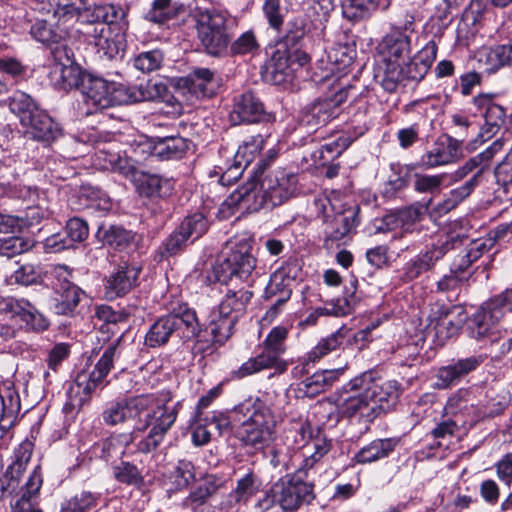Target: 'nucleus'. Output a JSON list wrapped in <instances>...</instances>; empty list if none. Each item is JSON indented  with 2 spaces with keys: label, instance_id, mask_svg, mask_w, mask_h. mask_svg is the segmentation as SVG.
<instances>
[{
  "label": "nucleus",
  "instance_id": "f257e3e1",
  "mask_svg": "<svg viewBox=\"0 0 512 512\" xmlns=\"http://www.w3.org/2000/svg\"><path fill=\"white\" fill-rule=\"evenodd\" d=\"M80 92L86 105V114L113 106L141 101H161L171 103L173 96L166 84L147 81L144 84L126 86L108 82L103 78L86 75L82 77Z\"/></svg>",
  "mask_w": 512,
  "mask_h": 512
},
{
  "label": "nucleus",
  "instance_id": "f03ea898",
  "mask_svg": "<svg viewBox=\"0 0 512 512\" xmlns=\"http://www.w3.org/2000/svg\"><path fill=\"white\" fill-rule=\"evenodd\" d=\"M170 391L139 395V416L136 431L148 433L138 441L137 450L143 454L155 451L163 442L166 434L174 425L181 402L172 401Z\"/></svg>",
  "mask_w": 512,
  "mask_h": 512
},
{
  "label": "nucleus",
  "instance_id": "7ed1b4c3",
  "mask_svg": "<svg viewBox=\"0 0 512 512\" xmlns=\"http://www.w3.org/2000/svg\"><path fill=\"white\" fill-rule=\"evenodd\" d=\"M200 331L194 310L180 306L171 313L158 318L145 336V344L155 348L165 345L170 339H191Z\"/></svg>",
  "mask_w": 512,
  "mask_h": 512
},
{
  "label": "nucleus",
  "instance_id": "20e7f679",
  "mask_svg": "<svg viewBox=\"0 0 512 512\" xmlns=\"http://www.w3.org/2000/svg\"><path fill=\"white\" fill-rule=\"evenodd\" d=\"M193 17L198 39L205 51L212 56L225 54L233 37L228 14L216 9H199Z\"/></svg>",
  "mask_w": 512,
  "mask_h": 512
},
{
  "label": "nucleus",
  "instance_id": "39448f33",
  "mask_svg": "<svg viewBox=\"0 0 512 512\" xmlns=\"http://www.w3.org/2000/svg\"><path fill=\"white\" fill-rule=\"evenodd\" d=\"M288 329L284 326L274 327L263 342V350L255 357L249 358L238 369L231 372V378L240 380L266 369L274 368L279 373L287 369V364L281 359L284 354L285 340Z\"/></svg>",
  "mask_w": 512,
  "mask_h": 512
},
{
  "label": "nucleus",
  "instance_id": "423d86ee",
  "mask_svg": "<svg viewBox=\"0 0 512 512\" xmlns=\"http://www.w3.org/2000/svg\"><path fill=\"white\" fill-rule=\"evenodd\" d=\"M252 296V291L245 285L239 288L228 287L210 325L211 334L216 342L223 343L233 334L234 327L244 314Z\"/></svg>",
  "mask_w": 512,
  "mask_h": 512
},
{
  "label": "nucleus",
  "instance_id": "0eeeda50",
  "mask_svg": "<svg viewBox=\"0 0 512 512\" xmlns=\"http://www.w3.org/2000/svg\"><path fill=\"white\" fill-rule=\"evenodd\" d=\"M410 51V38L399 28H394L380 42L378 52L384 64L382 86L388 92L399 84V66L405 63Z\"/></svg>",
  "mask_w": 512,
  "mask_h": 512
},
{
  "label": "nucleus",
  "instance_id": "6e6552de",
  "mask_svg": "<svg viewBox=\"0 0 512 512\" xmlns=\"http://www.w3.org/2000/svg\"><path fill=\"white\" fill-rule=\"evenodd\" d=\"M368 376L362 374L351 379L343 388L338 407L346 417H358L364 423H371L377 417L369 394Z\"/></svg>",
  "mask_w": 512,
  "mask_h": 512
},
{
  "label": "nucleus",
  "instance_id": "1a4fd4ad",
  "mask_svg": "<svg viewBox=\"0 0 512 512\" xmlns=\"http://www.w3.org/2000/svg\"><path fill=\"white\" fill-rule=\"evenodd\" d=\"M238 438L245 446L261 450L275 437V420L270 408L258 404L238 429Z\"/></svg>",
  "mask_w": 512,
  "mask_h": 512
},
{
  "label": "nucleus",
  "instance_id": "9d476101",
  "mask_svg": "<svg viewBox=\"0 0 512 512\" xmlns=\"http://www.w3.org/2000/svg\"><path fill=\"white\" fill-rule=\"evenodd\" d=\"M256 267V258L247 245H240L214 267L216 280L227 286L245 283Z\"/></svg>",
  "mask_w": 512,
  "mask_h": 512
},
{
  "label": "nucleus",
  "instance_id": "9b49d317",
  "mask_svg": "<svg viewBox=\"0 0 512 512\" xmlns=\"http://www.w3.org/2000/svg\"><path fill=\"white\" fill-rule=\"evenodd\" d=\"M307 478L296 470L294 474L287 475L273 484L278 506L283 511H296L303 504H308L314 499L313 484L308 482Z\"/></svg>",
  "mask_w": 512,
  "mask_h": 512
},
{
  "label": "nucleus",
  "instance_id": "f8f14e48",
  "mask_svg": "<svg viewBox=\"0 0 512 512\" xmlns=\"http://www.w3.org/2000/svg\"><path fill=\"white\" fill-rule=\"evenodd\" d=\"M272 209L262 184L255 179L239 187L221 205V211L229 210L231 214L235 211L257 212L260 209Z\"/></svg>",
  "mask_w": 512,
  "mask_h": 512
},
{
  "label": "nucleus",
  "instance_id": "ddd939ff",
  "mask_svg": "<svg viewBox=\"0 0 512 512\" xmlns=\"http://www.w3.org/2000/svg\"><path fill=\"white\" fill-rule=\"evenodd\" d=\"M467 320V315L460 306L440 307L429 316L427 333L432 334L438 345L458 335Z\"/></svg>",
  "mask_w": 512,
  "mask_h": 512
},
{
  "label": "nucleus",
  "instance_id": "4468645a",
  "mask_svg": "<svg viewBox=\"0 0 512 512\" xmlns=\"http://www.w3.org/2000/svg\"><path fill=\"white\" fill-rule=\"evenodd\" d=\"M120 340L121 336L109 344L93 371L90 373L81 372L76 376L75 386L78 394L82 393L85 397H88L98 387L103 386V381L113 367L115 358L120 355L118 349Z\"/></svg>",
  "mask_w": 512,
  "mask_h": 512
},
{
  "label": "nucleus",
  "instance_id": "2eb2a0df",
  "mask_svg": "<svg viewBox=\"0 0 512 512\" xmlns=\"http://www.w3.org/2000/svg\"><path fill=\"white\" fill-rule=\"evenodd\" d=\"M504 314L501 300L490 298L472 316L468 326L469 336L476 340L492 337Z\"/></svg>",
  "mask_w": 512,
  "mask_h": 512
},
{
  "label": "nucleus",
  "instance_id": "dca6fc26",
  "mask_svg": "<svg viewBox=\"0 0 512 512\" xmlns=\"http://www.w3.org/2000/svg\"><path fill=\"white\" fill-rule=\"evenodd\" d=\"M269 201V207H276L288 200L296 191L297 178L286 170L270 172L261 181Z\"/></svg>",
  "mask_w": 512,
  "mask_h": 512
},
{
  "label": "nucleus",
  "instance_id": "f3484780",
  "mask_svg": "<svg viewBox=\"0 0 512 512\" xmlns=\"http://www.w3.org/2000/svg\"><path fill=\"white\" fill-rule=\"evenodd\" d=\"M496 98L497 95L492 93H480L473 98V105L485 120L480 134L484 139L494 135L506 121V110Z\"/></svg>",
  "mask_w": 512,
  "mask_h": 512
},
{
  "label": "nucleus",
  "instance_id": "a211bd4d",
  "mask_svg": "<svg viewBox=\"0 0 512 512\" xmlns=\"http://www.w3.org/2000/svg\"><path fill=\"white\" fill-rule=\"evenodd\" d=\"M485 360V355H471L440 367L435 375L434 387L448 389L457 385L462 378L475 371Z\"/></svg>",
  "mask_w": 512,
  "mask_h": 512
},
{
  "label": "nucleus",
  "instance_id": "6ab92c4d",
  "mask_svg": "<svg viewBox=\"0 0 512 512\" xmlns=\"http://www.w3.org/2000/svg\"><path fill=\"white\" fill-rule=\"evenodd\" d=\"M343 101V93L336 94L333 98L318 99L303 108L300 120L311 128L326 125L339 115Z\"/></svg>",
  "mask_w": 512,
  "mask_h": 512
},
{
  "label": "nucleus",
  "instance_id": "aec40b11",
  "mask_svg": "<svg viewBox=\"0 0 512 512\" xmlns=\"http://www.w3.org/2000/svg\"><path fill=\"white\" fill-rule=\"evenodd\" d=\"M265 140L262 135L249 137L242 145L239 146L235 153L234 163L222 173L219 182L221 185H228L232 181L237 180L243 173L244 169L255 159L264 147Z\"/></svg>",
  "mask_w": 512,
  "mask_h": 512
},
{
  "label": "nucleus",
  "instance_id": "412c9836",
  "mask_svg": "<svg viewBox=\"0 0 512 512\" xmlns=\"http://www.w3.org/2000/svg\"><path fill=\"white\" fill-rule=\"evenodd\" d=\"M362 375L368 376L369 394L372 405L375 407L376 417L394 409L401 394L400 385L396 381L378 383L372 372H364Z\"/></svg>",
  "mask_w": 512,
  "mask_h": 512
},
{
  "label": "nucleus",
  "instance_id": "4be33fe9",
  "mask_svg": "<svg viewBox=\"0 0 512 512\" xmlns=\"http://www.w3.org/2000/svg\"><path fill=\"white\" fill-rule=\"evenodd\" d=\"M32 443L25 441L14 451V460L7 467L1 479L0 498L6 493L12 494L19 488L20 480L32 457Z\"/></svg>",
  "mask_w": 512,
  "mask_h": 512
},
{
  "label": "nucleus",
  "instance_id": "5701e85b",
  "mask_svg": "<svg viewBox=\"0 0 512 512\" xmlns=\"http://www.w3.org/2000/svg\"><path fill=\"white\" fill-rule=\"evenodd\" d=\"M229 117L234 125H238L261 122L266 119L267 115L260 99L252 92H245L234 98Z\"/></svg>",
  "mask_w": 512,
  "mask_h": 512
},
{
  "label": "nucleus",
  "instance_id": "b1692460",
  "mask_svg": "<svg viewBox=\"0 0 512 512\" xmlns=\"http://www.w3.org/2000/svg\"><path fill=\"white\" fill-rule=\"evenodd\" d=\"M421 216L422 208L410 206L384 216L377 229L381 232H394L393 239L402 238L414 231Z\"/></svg>",
  "mask_w": 512,
  "mask_h": 512
},
{
  "label": "nucleus",
  "instance_id": "393cba45",
  "mask_svg": "<svg viewBox=\"0 0 512 512\" xmlns=\"http://www.w3.org/2000/svg\"><path fill=\"white\" fill-rule=\"evenodd\" d=\"M86 34L97 48L100 57L113 59L123 50L124 33L118 31L113 34L111 27L103 24L90 25Z\"/></svg>",
  "mask_w": 512,
  "mask_h": 512
},
{
  "label": "nucleus",
  "instance_id": "a878e982",
  "mask_svg": "<svg viewBox=\"0 0 512 512\" xmlns=\"http://www.w3.org/2000/svg\"><path fill=\"white\" fill-rule=\"evenodd\" d=\"M0 311L19 316L33 330H45L49 323L47 319L28 300L13 297L0 298Z\"/></svg>",
  "mask_w": 512,
  "mask_h": 512
},
{
  "label": "nucleus",
  "instance_id": "bb28decb",
  "mask_svg": "<svg viewBox=\"0 0 512 512\" xmlns=\"http://www.w3.org/2000/svg\"><path fill=\"white\" fill-rule=\"evenodd\" d=\"M450 249L448 241L439 245H434L423 253L418 254L408 261L403 268V280L406 282L413 281L423 273L431 270L436 262L444 257Z\"/></svg>",
  "mask_w": 512,
  "mask_h": 512
},
{
  "label": "nucleus",
  "instance_id": "cd10ccee",
  "mask_svg": "<svg viewBox=\"0 0 512 512\" xmlns=\"http://www.w3.org/2000/svg\"><path fill=\"white\" fill-rule=\"evenodd\" d=\"M140 271L135 265L126 262L119 264L106 280V296L113 299L130 292L137 285Z\"/></svg>",
  "mask_w": 512,
  "mask_h": 512
},
{
  "label": "nucleus",
  "instance_id": "c85d7f7f",
  "mask_svg": "<svg viewBox=\"0 0 512 512\" xmlns=\"http://www.w3.org/2000/svg\"><path fill=\"white\" fill-rule=\"evenodd\" d=\"M462 140L447 136L445 141L436 142L422 157L421 162L429 168L447 165L457 161L462 154Z\"/></svg>",
  "mask_w": 512,
  "mask_h": 512
},
{
  "label": "nucleus",
  "instance_id": "c756f323",
  "mask_svg": "<svg viewBox=\"0 0 512 512\" xmlns=\"http://www.w3.org/2000/svg\"><path fill=\"white\" fill-rule=\"evenodd\" d=\"M437 55V45L434 41L428 42L425 47L420 51L419 55L413 60L399 66L400 77L399 83L408 79L412 81H421L429 71L432 63L435 61Z\"/></svg>",
  "mask_w": 512,
  "mask_h": 512
},
{
  "label": "nucleus",
  "instance_id": "7c9ffc66",
  "mask_svg": "<svg viewBox=\"0 0 512 512\" xmlns=\"http://www.w3.org/2000/svg\"><path fill=\"white\" fill-rule=\"evenodd\" d=\"M86 17L92 25L103 24L107 27L116 25L119 32L124 33L128 28L126 10L120 5L96 4L85 10Z\"/></svg>",
  "mask_w": 512,
  "mask_h": 512
},
{
  "label": "nucleus",
  "instance_id": "2f4dec72",
  "mask_svg": "<svg viewBox=\"0 0 512 512\" xmlns=\"http://www.w3.org/2000/svg\"><path fill=\"white\" fill-rule=\"evenodd\" d=\"M327 201L331 211L335 213V216L331 222L327 224L325 234L327 240H340L355 226V215L352 210L346 211L343 209L336 198H328Z\"/></svg>",
  "mask_w": 512,
  "mask_h": 512
},
{
  "label": "nucleus",
  "instance_id": "473e14b6",
  "mask_svg": "<svg viewBox=\"0 0 512 512\" xmlns=\"http://www.w3.org/2000/svg\"><path fill=\"white\" fill-rule=\"evenodd\" d=\"M24 128L26 134L33 139L46 143L55 141L62 135L60 125L41 109L32 117L31 123Z\"/></svg>",
  "mask_w": 512,
  "mask_h": 512
},
{
  "label": "nucleus",
  "instance_id": "72a5a7b5",
  "mask_svg": "<svg viewBox=\"0 0 512 512\" xmlns=\"http://www.w3.org/2000/svg\"><path fill=\"white\" fill-rule=\"evenodd\" d=\"M139 396L131 397L111 404L102 412L104 424L115 426L125 423L130 419H137L139 416Z\"/></svg>",
  "mask_w": 512,
  "mask_h": 512
},
{
  "label": "nucleus",
  "instance_id": "f704fd0d",
  "mask_svg": "<svg viewBox=\"0 0 512 512\" xmlns=\"http://www.w3.org/2000/svg\"><path fill=\"white\" fill-rule=\"evenodd\" d=\"M487 250V244L484 241L472 242L454 258L450 270L468 281L474 273L472 264L480 259Z\"/></svg>",
  "mask_w": 512,
  "mask_h": 512
},
{
  "label": "nucleus",
  "instance_id": "c9c22d12",
  "mask_svg": "<svg viewBox=\"0 0 512 512\" xmlns=\"http://www.w3.org/2000/svg\"><path fill=\"white\" fill-rule=\"evenodd\" d=\"M223 486V480L215 475L205 476L184 500V506L192 509L206 507L205 504Z\"/></svg>",
  "mask_w": 512,
  "mask_h": 512
},
{
  "label": "nucleus",
  "instance_id": "e433bc0d",
  "mask_svg": "<svg viewBox=\"0 0 512 512\" xmlns=\"http://www.w3.org/2000/svg\"><path fill=\"white\" fill-rule=\"evenodd\" d=\"M55 289L57 292L54 304L55 312L59 315H72L84 292L67 280L61 282Z\"/></svg>",
  "mask_w": 512,
  "mask_h": 512
},
{
  "label": "nucleus",
  "instance_id": "4c0bfd02",
  "mask_svg": "<svg viewBox=\"0 0 512 512\" xmlns=\"http://www.w3.org/2000/svg\"><path fill=\"white\" fill-rule=\"evenodd\" d=\"M140 195L153 198L164 197L172 189L171 183L167 179L154 174H148L140 171L132 182Z\"/></svg>",
  "mask_w": 512,
  "mask_h": 512
},
{
  "label": "nucleus",
  "instance_id": "58836bf2",
  "mask_svg": "<svg viewBox=\"0 0 512 512\" xmlns=\"http://www.w3.org/2000/svg\"><path fill=\"white\" fill-rule=\"evenodd\" d=\"M297 265L286 263L279 267L271 276L265 289V298L273 299L281 296L284 290H292L291 283L297 277Z\"/></svg>",
  "mask_w": 512,
  "mask_h": 512
},
{
  "label": "nucleus",
  "instance_id": "ea45409f",
  "mask_svg": "<svg viewBox=\"0 0 512 512\" xmlns=\"http://www.w3.org/2000/svg\"><path fill=\"white\" fill-rule=\"evenodd\" d=\"M481 175L482 169H479L462 186L452 189L445 199L438 204L437 211L440 214H446L456 208L461 202L468 198L479 185Z\"/></svg>",
  "mask_w": 512,
  "mask_h": 512
},
{
  "label": "nucleus",
  "instance_id": "a19ab883",
  "mask_svg": "<svg viewBox=\"0 0 512 512\" xmlns=\"http://www.w3.org/2000/svg\"><path fill=\"white\" fill-rule=\"evenodd\" d=\"M96 235L101 242L118 250L127 248L135 239L132 231L114 224H101Z\"/></svg>",
  "mask_w": 512,
  "mask_h": 512
},
{
  "label": "nucleus",
  "instance_id": "79ce46f5",
  "mask_svg": "<svg viewBox=\"0 0 512 512\" xmlns=\"http://www.w3.org/2000/svg\"><path fill=\"white\" fill-rule=\"evenodd\" d=\"M350 336V329L346 326L340 327L337 331L331 335L322 338L315 347L307 354L309 361L315 362L340 349Z\"/></svg>",
  "mask_w": 512,
  "mask_h": 512
},
{
  "label": "nucleus",
  "instance_id": "37998d69",
  "mask_svg": "<svg viewBox=\"0 0 512 512\" xmlns=\"http://www.w3.org/2000/svg\"><path fill=\"white\" fill-rule=\"evenodd\" d=\"M397 445L393 438L376 439L362 447L355 455L359 464H368L387 457Z\"/></svg>",
  "mask_w": 512,
  "mask_h": 512
},
{
  "label": "nucleus",
  "instance_id": "c03bdc74",
  "mask_svg": "<svg viewBox=\"0 0 512 512\" xmlns=\"http://www.w3.org/2000/svg\"><path fill=\"white\" fill-rule=\"evenodd\" d=\"M339 370H323L315 372L312 376L301 382L299 391L307 397H315L330 388L339 376Z\"/></svg>",
  "mask_w": 512,
  "mask_h": 512
},
{
  "label": "nucleus",
  "instance_id": "a18cd8bd",
  "mask_svg": "<svg viewBox=\"0 0 512 512\" xmlns=\"http://www.w3.org/2000/svg\"><path fill=\"white\" fill-rule=\"evenodd\" d=\"M331 441L322 436H316L312 441L306 445L307 451L304 454L302 464L298 467L297 471L308 477L309 471L325 456L331 449Z\"/></svg>",
  "mask_w": 512,
  "mask_h": 512
},
{
  "label": "nucleus",
  "instance_id": "49530a36",
  "mask_svg": "<svg viewBox=\"0 0 512 512\" xmlns=\"http://www.w3.org/2000/svg\"><path fill=\"white\" fill-rule=\"evenodd\" d=\"M480 61L486 64V69L490 72L504 65L512 66V39L507 44L484 48L480 53Z\"/></svg>",
  "mask_w": 512,
  "mask_h": 512
},
{
  "label": "nucleus",
  "instance_id": "de8ad7c7",
  "mask_svg": "<svg viewBox=\"0 0 512 512\" xmlns=\"http://www.w3.org/2000/svg\"><path fill=\"white\" fill-rule=\"evenodd\" d=\"M30 33L35 40L46 45L59 44L67 36L66 29L48 20H37Z\"/></svg>",
  "mask_w": 512,
  "mask_h": 512
},
{
  "label": "nucleus",
  "instance_id": "09e8293b",
  "mask_svg": "<svg viewBox=\"0 0 512 512\" xmlns=\"http://www.w3.org/2000/svg\"><path fill=\"white\" fill-rule=\"evenodd\" d=\"M9 108L19 118L23 127L30 124L32 117L40 110L33 99L22 91H16L10 97Z\"/></svg>",
  "mask_w": 512,
  "mask_h": 512
},
{
  "label": "nucleus",
  "instance_id": "8fccbe9b",
  "mask_svg": "<svg viewBox=\"0 0 512 512\" xmlns=\"http://www.w3.org/2000/svg\"><path fill=\"white\" fill-rule=\"evenodd\" d=\"M188 148L187 140L182 137L158 138L154 144L152 154L163 160L178 159Z\"/></svg>",
  "mask_w": 512,
  "mask_h": 512
},
{
  "label": "nucleus",
  "instance_id": "3c124183",
  "mask_svg": "<svg viewBox=\"0 0 512 512\" xmlns=\"http://www.w3.org/2000/svg\"><path fill=\"white\" fill-rule=\"evenodd\" d=\"M50 74L52 82L60 90L69 91L81 87V72L76 66L55 64Z\"/></svg>",
  "mask_w": 512,
  "mask_h": 512
},
{
  "label": "nucleus",
  "instance_id": "603ef678",
  "mask_svg": "<svg viewBox=\"0 0 512 512\" xmlns=\"http://www.w3.org/2000/svg\"><path fill=\"white\" fill-rule=\"evenodd\" d=\"M43 483L41 467L37 465L30 473L27 481L22 487L23 494L11 504V512H25L29 506L30 499L38 494Z\"/></svg>",
  "mask_w": 512,
  "mask_h": 512
},
{
  "label": "nucleus",
  "instance_id": "864d4df0",
  "mask_svg": "<svg viewBox=\"0 0 512 512\" xmlns=\"http://www.w3.org/2000/svg\"><path fill=\"white\" fill-rule=\"evenodd\" d=\"M191 88L199 91L203 96L213 95L216 88V80L214 71L209 68H195L188 75Z\"/></svg>",
  "mask_w": 512,
  "mask_h": 512
},
{
  "label": "nucleus",
  "instance_id": "5fc2aeb1",
  "mask_svg": "<svg viewBox=\"0 0 512 512\" xmlns=\"http://www.w3.org/2000/svg\"><path fill=\"white\" fill-rule=\"evenodd\" d=\"M261 487V480L252 471H249L237 480L236 488L233 491L235 501L246 504Z\"/></svg>",
  "mask_w": 512,
  "mask_h": 512
},
{
  "label": "nucleus",
  "instance_id": "6e6d98bb",
  "mask_svg": "<svg viewBox=\"0 0 512 512\" xmlns=\"http://www.w3.org/2000/svg\"><path fill=\"white\" fill-rule=\"evenodd\" d=\"M114 479L128 486L140 487L144 483V477L140 469L128 461H121L112 467Z\"/></svg>",
  "mask_w": 512,
  "mask_h": 512
},
{
  "label": "nucleus",
  "instance_id": "4d7b16f0",
  "mask_svg": "<svg viewBox=\"0 0 512 512\" xmlns=\"http://www.w3.org/2000/svg\"><path fill=\"white\" fill-rule=\"evenodd\" d=\"M380 0H342L343 16L350 21H358L374 10Z\"/></svg>",
  "mask_w": 512,
  "mask_h": 512
},
{
  "label": "nucleus",
  "instance_id": "13d9d810",
  "mask_svg": "<svg viewBox=\"0 0 512 512\" xmlns=\"http://www.w3.org/2000/svg\"><path fill=\"white\" fill-rule=\"evenodd\" d=\"M291 58L287 50H276L268 64L269 73L276 84L285 82L289 75Z\"/></svg>",
  "mask_w": 512,
  "mask_h": 512
},
{
  "label": "nucleus",
  "instance_id": "bf43d9fd",
  "mask_svg": "<svg viewBox=\"0 0 512 512\" xmlns=\"http://www.w3.org/2000/svg\"><path fill=\"white\" fill-rule=\"evenodd\" d=\"M181 233L192 242L199 239L208 230V221L202 213L187 216L178 227Z\"/></svg>",
  "mask_w": 512,
  "mask_h": 512
},
{
  "label": "nucleus",
  "instance_id": "052dcab7",
  "mask_svg": "<svg viewBox=\"0 0 512 512\" xmlns=\"http://www.w3.org/2000/svg\"><path fill=\"white\" fill-rule=\"evenodd\" d=\"M356 58V49L352 44H336L328 51V59L337 66L338 70H344L352 65Z\"/></svg>",
  "mask_w": 512,
  "mask_h": 512
},
{
  "label": "nucleus",
  "instance_id": "680f3d73",
  "mask_svg": "<svg viewBox=\"0 0 512 512\" xmlns=\"http://www.w3.org/2000/svg\"><path fill=\"white\" fill-rule=\"evenodd\" d=\"M164 61V54L159 49L141 52L133 59V66L142 73L158 70Z\"/></svg>",
  "mask_w": 512,
  "mask_h": 512
},
{
  "label": "nucleus",
  "instance_id": "e2e57ef3",
  "mask_svg": "<svg viewBox=\"0 0 512 512\" xmlns=\"http://www.w3.org/2000/svg\"><path fill=\"white\" fill-rule=\"evenodd\" d=\"M171 479L177 489H185L195 480V467L191 461L179 460L175 466Z\"/></svg>",
  "mask_w": 512,
  "mask_h": 512
},
{
  "label": "nucleus",
  "instance_id": "0e129e2a",
  "mask_svg": "<svg viewBox=\"0 0 512 512\" xmlns=\"http://www.w3.org/2000/svg\"><path fill=\"white\" fill-rule=\"evenodd\" d=\"M176 15V7L171 0H154L146 18L152 22L162 24Z\"/></svg>",
  "mask_w": 512,
  "mask_h": 512
},
{
  "label": "nucleus",
  "instance_id": "69168bd1",
  "mask_svg": "<svg viewBox=\"0 0 512 512\" xmlns=\"http://www.w3.org/2000/svg\"><path fill=\"white\" fill-rule=\"evenodd\" d=\"M262 11L269 26L279 31L285 18V12L281 6L280 0H265Z\"/></svg>",
  "mask_w": 512,
  "mask_h": 512
},
{
  "label": "nucleus",
  "instance_id": "338daca9",
  "mask_svg": "<svg viewBox=\"0 0 512 512\" xmlns=\"http://www.w3.org/2000/svg\"><path fill=\"white\" fill-rule=\"evenodd\" d=\"M65 233L70 247H74L75 243L83 242L89 234L87 223L80 218H71L68 220Z\"/></svg>",
  "mask_w": 512,
  "mask_h": 512
},
{
  "label": "nucleus",
  "instance_id": "774afa93",
  "mask_svg": "<svg viewBox=\"0 0 512 512\" xmlns=\"http://www.w3.org/2000/svg\"><path fill=\"white\" fill-rule=\"evenodd\" d=\"M97 496L88 491H82L68 500L65 509L69 512H87L97 504Z\"/></svg>",
  "mask_w": 512,
  "mask_h": 512
}]
</instances>
